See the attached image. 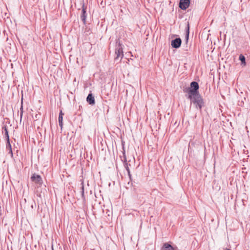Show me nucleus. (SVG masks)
<instances>
[{
    "instance_id": "f257e3e1",
    "label": "nucleus",
    "mask_w": 250,
    "mask_h": 250,
    "mask_svg": "<svg viewBox=\"0 0 250 250\" xmlns=\"http://www.w3.org/2000/svg\"><path fill=\"white\" fill-rule=\"evenodd\" d=\"M199 88L198 83L193 81L190 83L189 87L184 86L183 91L186 94L187 98L190 100V104H193L197 109L201 111L204 103L199 93Z\"/></svg>"
},
{
    "instance_id": "f03ea898",
    "label": "nucleus",
    "mask_w": 250,
    "mask_h": 250,
    "mask_svg": "<svg viewBox=\"0 0 250 250\" xmlns=\"http://www.w3.org/2000/svg\"><path fill=\"white\" fill-rule=\"evenodd\" d=\"M115 55L114 60L117 62H120L121 60L124 57L123 50L122 44L119 42L118 45H116L115 48Z\"/></svg>"
},
{
    "instance_id": "7ed1b4c3",
    "label": "nucleus",
    "mask_w": 250,
    "mask_h": 250,
    "mask_svg": "<svg viewBox=\"0 0 250 250\" xmlns=\"http://www.w3.org/2000/svg\"><path fill=\"white\" fill-rule=\"evenodd\" d=\"M190 0H180L179 7L184 10H186L189 6Z\"/></svg>"
},
{
    "instance_id": "20e7f679",
    "label": "nucleus",
    "mask_w": 250,
    "mask_h": 250,
    "mask_svg": "<svg viewBox=\"0 0 250 250\" xmlns=\"http://www.w3.org/2000/svg\"><path fill=\"white\" fill-rule=\"evenodd\" d=\"M182 43V40L180 38H176L171 41V45L172 48H178Z\"/></svg>"
},
{
    "instance_id": "39448f33",
    "label": "nucleus",
    "mask_w": 250,
    "mask_h": 250,
    "mask_svg": "<svg viewBox=\"0 0 250 250\" xmlns=\"http://www.w3.org/2000/svg\"><path fill=\"white\" fill-rule=\"evenodd\" d=\"M31 180L37 184L41 185L42 183V180L41 176L39 175L33 174L31 177Z\"/></svg>"
},
{
    "instance_id": "423d86ee",
    "label": "nucleus",
    "mask_w": 250,
    "mask_h": 250,
    "mask_svg": "<svg viewBox=\"0 0 250 250\" xmlns=\"http://www.w3.org/2000/svg\"><path fill=\"white\" fill-rule=\"evenodd\" d=\"M121 160L123 162L124 166L126 170L127 171L128 170H130L129 168V166H130V165L128 164L127 162V159H126V157L125 155L124 147H123V157H121Z\"/></svg>"
},
{
    "instance_id": "0eeeda50",
    "label": "nucleus",
    "mask_w": 250,
    "mask_h": 250,
    "mask_svg": "<svg viewBox=\"0 0 250 250\" xmlns=\"http://www.w3.org/2000/svg\"><path fill=\"white\" fill-rule=\"evenodd\" d=\"M86 9V8L84 6V3L83 2L82 11V13L81 14L80 17H81V19L84 24H85L86 23V17H87Z\"/></svg>"
},
{
    "instance_id": "6e6552de",
    "label": "nucleus",
    "mask_w": 250,
    "mask_h": 250,
    "mask_svg": "<svg viewBox=\"0 0 250 250\" xmlns=\"http://www.w3.org/2000/svg\"><path fill=\"white\" fill-rule=\"evenodd\" d=\"M86 102L90 105H94L95 104V101L94 96L90 91L86 97Z\"/></svg>"
},
{
    "instance_id": "1a4fd4ad",
    "label": "nucleus",
    "mask_w": 250,
    "mask_h": 250,
    "mask_svg": "<svg viewBox=\"0 0 250 250\" xmlns=\"http://www.w3.org/2000/svg\"><path fill=\"white\" fill-rule=\"evenodd\" d=\"M162 250H175L174 248L168 243H165L163 244Z\"/></svg>"
},
{
    "instance_id": "9d476101",
    "label": "nucleus",
    "mask_w": 250,
    "mask_h": 250,
    "mask_svg": "<svg viewBox=\"0 0 250 250\" xmlns=\"http://www.w3.org/2000/svg\"><path fill=\"white\" fill-rule=\"evenodd\" d=\"M2 129L4 132V136H5V140H6V142L10 141L9 136L8 134V131L7 126L4 125L2 127Z\"/></svg>"
},
{
    "instance_id": "9b49d317",
    "label": "nucleus",
    "mask_w": 250,
    "mask_h": 250,
    "mask_svg": "<svg viewBox=\"0 0 250 250\" xmlns=\"http://www.w3.org/2000/svg\"><path fill=\"white\" fill-rule=\"evenodd\" d=\"M239 60L241 61V65L243 67L246 65L245 57L243 54H240L239 56Z\"/></svg>"
},
{
    "instance_id": "f8f14e48",
    "label": "nucleus",
    "mask_w": 250,
    "mask_h": 250,
    "mask_svg": "<svg viewBox=\"0 0 250 250\" xmlns=\"http://www.w3.org/2000/svg\"><path fill=\"white\" fill-rule=\"evenodd\" d=\"M189 25L188 23L187 24V26L186 28V36H185V41L186 44L188 43V39H189Z\"/></svg>"
},
{
    "instance_id": "ddd939ff",
    "label": "nucleus",
    "mask_w": 250,
    "mask_h": 250,
    "mask_svg": "<svg viewBox=\"0 0 250 250\" xmlns=\"http://www.w3.org/2000/svg\"><path fill=\"white\" fill-rule=\"evenodd\" d=\"M6 148L9 150V153L11 154V156L13 157V154L12 150V146L10 144V141L6 142Z\"/></svg>"
},
{
    "instance_id": "4468645a",
    "label": "nucleus",
    "mask_w": 250,
    "mask_h": 250,
    "mask_svg": "<svg viewBox=\"0 0 250 250\" xmlns=\"http://www.w3.org/2000/svg\"><path fill=\"white\" fill-rule=\"evenodd\" d=\"M63 117H59L58 118V121H59V126H60L61 128L62 129L63 126Z\"/></svg>"
},
{
    "instance_id": "2eb2a0df",
    "label": "nucleus",
    "mask_w": 250,
    "mask_h": 250,
    "mask_svg": "<svg viewBox=\"0 0 250 250\" xmlns=\"http://www.w3.org/2000/svg\"><path fill=\"white\" fill-rule=\"evenodd\" d=\"M81 189H82V194L83 196L84 195V184H83V180H81Z\"/></svg>"
},
{
    "instance_id": "dca6fc26",
    "label": "nucleus",
    "mask_w": 250,
    "mask_h": 250,
    "mask_svg": "<svg viewBox=\"0 0 250 250\" xmlns=\"http://www.w3.org/2000/svg\"><path fill=\"white\" fill-rule=\"evenodd\" d=\"M23 106L22 105H21V107L20 108V117H21V118H22V115H23Z\"/></svg>"
},
{
    "instance_id": "f3484780",
    "label": "nucleus",
    "mask_w": 250,
    "mask_h": 250,
    "mask_svg": "<svg viewBox=\"0 0 250 250\" xmlns=\"http://www.w3.org/2000/svg\"><path fill=\"white\" fill-rule=\"evenodd\" d=\"M238 105L241 106H244V103L243 101H239Z\"/></svg>"
},
{
    "instance_id": "a211bd4d",
    "label": "nucleus",
    "mask_w": 250,
    "mask_h": 250,
    "mask_svg": "<svg viewBox=\"0 0 250 250\" xmlns=\"http://www.w3.org/2000/svg\"><path fill=\"white\" fill-rule=\"evenodd\" d=\"M63 113H62V110H61L59 113V117H63Z\"/></svg>"
},
{
    "instance_id": "6ab92c4d",
    "label": "nucleus",
    "mask_w": 250,
    "mask_h": 250,
    "mask_svg": "<svg viewBox=\"0 0 250 250\" xmlns=\"http://www.w3.org/2000/svg\"><path fill=\"white\" fill-rule=\"evenodd\" d=\"M127 172V174H128V176L131 175V173H130V170H128Z\"/></svg>"
},
{
    "instance_id": "aec40b11",
    "label": "nucleus",
    "mask_w": 250,
    "mask_h": 250,
    "mask_svg": "<svg viewBox=\"0 0 250 250\" xmlns=\"http://www.w3.org/2000/svg\"><path fill=\"white\" fill-rule=\"evenodd\" d=\"M128 177H129V179H130V181H132V179H131V175L128 176Z\"/></svg>"
}]
</instances>
